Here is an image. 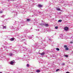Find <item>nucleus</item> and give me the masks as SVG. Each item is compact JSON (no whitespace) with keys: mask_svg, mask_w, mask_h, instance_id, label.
<instances>
[{"mask_svg":"<svg viewBox=\"0 0 73 73\" xmlns=\"http://www.w3.org/2000/svg\"><path fill=\"white\" fill-rule=\"evenodd\" d=\"M35 15V16H37V15Z\"/></svg>","mask_w":73,"mask_h":73,"instance_id":"34","label":"nucleus"},{"mask_svg":"<svg viewBox=\"0 0 73 73\" xmlns=\"http://www.w3.org/2000/svg\"><path fill=\"white\" fill-rule=\"evenodd\" d=\"M1 27L2 28L3 27V29H6V28H7V27H6V26H3V25H2V26L0 27L1 28Z\"/></svg>","mask_w":73,"mask_h":73,"instance_id":"2","label":"nucleus"},{"mask_svg":"<svg viewBox=\"0 0 73 73\" xmlns=\"http://www.w3.org/2000/svg\"><path fill=\"white\" fill-rule=\"evenodd\" d=\"M45 30L44 29H42V31H41V32H44L45 31Z\"/></svg>","mask_w":73,"mask_h":73,"instance_id":"9","label":"nucleus"},{"mask_svg":"<svg viewBox=\"0 0 73 73\" xmlns=\"http://www.w3.org/2000/svg\"><path fill=\"white\" fill-rule=\"evenodd\" d=\"M36 72L38 73L39 72H40V70H37L36 71Z\"/></svg>","mask_w":73,"mask_h":73,"instance_id":"7","label":"nucleus"},{"mask_svg":"<svg viewBox=\"0 0 73 73\" xmlns=\"http://www.w3.org/2000/svg\"><path fill=\"white\" fill-rule=\"evenodd\" d=\"M62 21V20H60L58 21V22H61Z\"/></svg>","mask_w":73,"mask_h":73,"instance_id":"14","label":"nucleus"},{"mask_svg":"<svg viewBox=\"0 0 73 73\" xmlns=\"http://www.w3.org/2000/svg\"><path fill=\"white\" fill-rule=\"evenodd\" d=\"M60 37H62V34H61L60 35Z\"/></svg>","mask_w":73,"mask_h":73,"instance_id":"18","label":"nucleus"},{"mask_svg":"<svg viewBox=\"0 0 73 73\" xmlns=\"http://www.w3.org/2000/svg\"><path fill=\"white\" fill-rule=\"evenodd\" d=\"M66 73H69V72H66Z\"/></svg>","mask_w":73,"mask_h":73,"instance_id":"29","label":"nucleus"},{"mask_svg":"<svg viewBox=\"0 0 73 73\" xmlns=\"http://www.w3.org/2000/svg\"><path fill=\"white\" fill-rule=\"evenodd\" d=\"M66 50H69V48L68 47H66Z\"/></svg>","mask_w":73,"mask_h":73,"instance_id":"11","label":"nucleus"},{"mask_svg":"<svg viewBox=\"0 0 73 73\" xmlns=\"http://www.w3.org/2000/svg\"><path fill=\"white\" fill-rule=\"evenodd\" d=\"M38 7L39 8H41V7H42V5H38Z\"/></svg>","mask_w":73,"mask_h":73,"instance_id":"6","label":"nucleus"},{"mask_svg":"<svg viewBox=\"0 0 73 73\" xmlns=\"http://www.w3.org/2000/svg\"><path fill=\"white\" fill-rule=\"evenodd\" d=\"M29 38H30V39H31V37H29Z\"/></svg>","mask_w":73,"mask_h":73,"instance_id":"28","label":"nucleus"},{"mask_svg":"<svg viewBox=\"0 0 73 73\" xmlns=\"http://www.w3.org/2000/svg\"><path fill=\"white\" fill-rule=\"evenodd\" d=\"M4 16H5L3 15L1 16V17H4Z\"/></svg>","mask_w":73,"mask_h":73,"instance_id":"22","label":"nucleus"},{"mask_svg":"<svg viewBox=\"0 0 73 73\" xmlns=\"http://www.w3.org/2000/svg\"><path fill=\"white\" fill-rule=\"evenodd\" d=\"M23 40H25V39H23Z\"/></svg>","mask_w":73,"mask_h":73,"instance_id":"32","label":"nucleus"},{"mask_svg":"<svg viewBox=\"0 0 73 73\" xmlns=\"http://www.w3.org/2000/svg\"><path fill=\"white\" fill-rule=\"evenodd\" d=\"M40 54L41 55H42V56L44 55V52H42V53H41Z\"/></svg>","mask_w":73,"mask_h":73,"instance_id":"8","label":"nucleus"},{"mask_svg":"<svg viewBox=\"0 0 73 73\" xmlns=\"http://www.w3.org/2000/svg\"><path fill=\"white\" fill-rule=\"evenodd\" d=\"M24 50H27V48H26V47L25 48H24Z\"/></svg>","mask_w":73,"mask_h":73,"instance_id":"12","label":"nucleus"},{"mask_svg":"<svg viewBox=\"0 0 73 73\" xmlns=\"http://www.w3.org/2000/svg\"><path fill=\"white\" fill-rule=\"evenodd\" d=\"M56 49L57 50H58V51H59V50H60V49H59V48H56Z\"/></svg>","mask_w":73,"mask_h":73,"instance_id":"13","label":"nucleus"},{"mask_svg":"<svg viewBox=\"0 0 73 73\" xmlns=\"http://www.w3.org/2000/svg\"><path fill=\"white\" fill-rule=\"evenodd\" d=\"M15 62V61L13 60V61H11L10 62V64L11 65H13V64H14V62Z\"/></svg>","mask_w":73,"mask_h":73,"instance_id":"3","label":"nucleus"},{"mask_svg":"<svg viewBox=\"0 0 73 73\" xmlns=\"http://www.w3.org/2000/svg\"><path fill=\"white\" fill-rule=\"evenodd\" d=\"M67 46H66V45H65L64 46V48H66V47H67Z\"/></svg>","mask_w":73,"mask_h":73,"instance_id":"20","label":"nucleus"},{"mask_svg":"<svg viewBox=\"0 0 73 73\" xmlns=\"http://www.w3.org/2000/svg\"><path fill=\"white\" fill-rule=\"evenodd\" d=\"M27 21H30V19H27Z\"/></svg>","mask_w":73,"mask_h":73,"instance_id":"17","label":"nucleus"},{"mask_svg":"<svg viewBox=\"0 0 73 73\" xmlns=\"http://www.w3.org/2000/svg\"><path fill=\"white\" fill-rule=\"evenodd\" d=\"M8 1H9V0H8Z\"/></svg>","mask_w":73,"mask_h":73,"instance_id":"35","label":"nucleus"},{"mask_svg":"<svg viewBox=\"0 0 73 73\" xmlns=\"http://www.w3.org/2000/svg\"><path fill=\"white\" fill-rule=\"evenodd\" d=\"M40 25H44V26H45V27H48V25L46 24H40Z\"/></svg>","mask_w":73,"mask_h":73,"instance_id":"1","label":"nucleus"},{"mask_svg":"<svg viewBox=\"0 0 73 73\" xmlns=\"http://www.w3.org/2000/svg\"><path fill=\"white\" fill-rule=\"evenodd\" d=\"M64 30L65 31H67L68 29V27H66L64 28Z\"/></svg>","mask_w":73,"mask_h":73,"instance_id":"4","label":"nucleus"},{"mask_svg":"<svg viewBox=\"0 0 73 73\" xmlns=\"http://www.w3.org/2000/svg\"><path fill=\"white\" fill-rule=\"evenodd\" d=\"M57 10H58V11H60L61 10L59 8H57Z\"/></svg>","mask_w":73,"mask_h":73,"instance_id":"19","label":"nucleus"},{"mask_svg":"<svg viewBox=\"0 0 73 73\" xmlns=\"http://www.w3.org/2000/svg\"><path fill=\"white\" fill-rule=\"evenodd\" d=\"M32 17H33V15H32Z\"/></svg>","mask_w":73,"mask_h":73,"instance_id":"33","label":"nucleus"},{"mask_svg":"<svg viewBox=\"0 0 73 73\" xmlns=\"http://www.w3.org/2000/svg\"><path fill=\"white\" fill-rule=\"evenodd\" d=\"M61 65H62L63 66V65H65V63H62L61 64Z\"/></svg>","mask_w":73,"mask_h":73,"instance_id":"15","label":"nucleus"},{"mask_svg":"<svg viewBox=\"0 0 73 73\" xmlns=\"http://www.w3.org/2000/svg\"><path fill=\"white\" fill-rule=\"evenodd\" d=\"M3 12L2 11H0V13H3Z\"/></svg>","mask_w":73,"mask_h":73,"instance_id":"24","label":"nucleus"},{"mask_svg":"<svg viewBox=\"0 0 73 73\" xmlns=\"http://www.w3.org/2000/svg\"><path fill=\"white\" fill-rule=\"evenodd\" d=\"M59 69H58L57 70H56V72H58V70H59Z\"/></svg>","mask_w":73,"mask_h":73,"instance_id":"21","label":"nucleus"},{"mask_svg":"<svg viewBox=\"0 0 73 73\" xmlns=\"http://www.w3.org/2000/svg\"><path fill=\"white\" fill-rule=\"evenodd\" d=\"M13 40H14V39H13V38H11L10 39V41H13Z\"/></svg>","mask_w":73,"mask_h":73,"instance_id":"10","label":"nucleus"},{"mask_svg":"<svg viewBox=\"0 0 73 73\" xmlns=\"http://www.w3.org/2000/svg\"><path fill=\"white\" fill-rule=\"evenodd\" d=\"M29 66V64H27V67H28V66Z\"/></svg>","mask_w":73,"mask_h":73,"instance_id":"25","label":"nucleus"},{"mask_svg":"<svg viewBox=\"0 0 73 73\" xmlns=\"http://www.w3.org/2000/svg\"><path fill=\"white\" fill-rule=\"evenodd\" d=\"M19 29H16V31H18L19 30Z\"/></svg>","mask_w":73,"mask_h":73,"instance_id":"27","label":"nucleus"},{"mask_svg":"<svg viewBox=\"0 0 73 73\" xmlns=\"http://www.w3.org/2000/svg\"><path fill=\"white\" fill-rule=\"evenodd\" d=\"M37 31H39V29H38L37 30Z\"/></svg>","mask_w":73,"mask_h":73,"instance_id":"30","label":"nucleus"},{"mask_svg":"<svg viewBox=\"0 0 73 73\" xmlns=\"http://www.w3.org/2000/svg\"><path fill=\"white\" fill-rule=\"evenodd\" d=\"M55 29H58V27H55Z\"/></svg>","mask_w":73,"mask_h":73,"instance_id":"16","label":"nucleus"},{"mask_svg":"<svg viewBox=\"0 0 73 73\" xmlns=\"http://www.w3.org/2000/svg\"><path fill=\"white\" fill-rule=\"evenodd\" d=\"M65 56L66 57H68V55H66Z\"/></svg>","mask_w":73,"mask_h":73,"instance_id":"23","label":"nucleus"},{"mask_svg":"<svg viewBox=\"0 0 73 73\" xmlns=\"http://www.w3.org/2000/svg\"><path fill=\"white\" fill-rule=\"evenodd\" d=\"M70 43H71V44H72V43H73V42L72 41H71V42H70Z\"/></svg>","mask_w":73,"mask_h":73,"instance_id":"26","label":"nucleus"},{"mask_svg":"<svg viewBox=\"0 0 73 73\" xmlns=\"http://www.w3.org/2000/svg\"><path fill=\"white\" fill-rule=\"evenodd\" d=\"M38 13H41L40 12H38Z\"/></svg>","mask_w":73,"mask_h":73,"instance_id":"31","label":"nucleus"},{"mask_svg":"<svg viewBox=\"0 0 73 73\" xmlns=\"http://www.w3.org/2000/svg\"><path fill=\"white\" fill-rule=\"evenodd\" d=\"M9 56H13V54L12 53H10L9 54Z\"/></svg>","mask_w":73,"mask_h":73,"instance_id":"5","label":"nucleus"}]
</instances>
